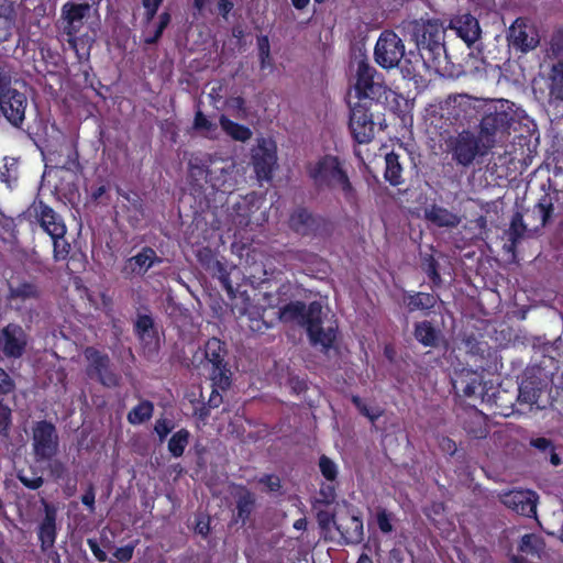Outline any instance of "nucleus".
<instances>
[{"label":"nucleus","instance_id":"nucleus-11","mask_svg":"<svg viewBox=\"0 0 563 563\" xmlns=\"http://www.w3.org/2000/svg\"><path fill=\"white\" fill-rule=\"evenodd\" d=\"M506 38L509 48L517 53L527 54L540 44L539 31L526 18H517L508 27Z\"/></svg>","mask_w":563,"mask_h":563},{"label":"nucleus","instance_id":"nucleus-51","mask_svg":"<svg viewBox=\"0 0 563 563\" xmlns=\"http://www.w3.org/2000/svg\"><path fill=\"white\" fill-rule=\"evenodd\" d=\"M3 161V167L0 169V179L5 184L11 185V183L18 180L19 159L5 156Z\"/></svg>","mask_w":563,"mask_h":563},{"label":"nucleus","instance_id":"nucleus-64","mask_svg":"<svg viewBox=\"0 0 563 563\" xmlns=\"http://www.w3.org/2000/svg\"><path fill=\"white\" fill-rule=\"evenodd\" d=\"M87 544H88L90 551L92 552V554L95 555V558L99 562L108 561L107 553L100 548V545L96 539H93V538L87 539Z\"/></svg>","mask_w":563,"mask_h":563},{"label":"nucleus","instance_id":"nucleus-24","mask_svg":"<svg viewBox=\"0 0 563 563\" xmlns=\"http://www.w3.org/2000/svg\"><path fill=\"white\" fill-rule=\"evenodd\" d=\"M396 67L399 68L405 79L417 81V78H422V71L431 68L438 69L441 64L432 63L427 58L426 52L410 49L408 53L405 52V56Z\"/></svg>","mask_w":563,"mask_h":563},{"label":"nucleus","instance_id":"nucleus-50","mask_svg":"<svg viewBox=\"0 0 563 563\" xmlns=\"http://www.w3.org/2000/svg\"><path fill=\"white\" fill-rule=\"evenodd\" d=\"M318 466L321 475L327 482L335 483L338 481L339 466L332 459L322 454L319 457Z\"/></svg>","mask_w":563,"mask_h":563},{"label":"nucleus","instance_id":"nucleus-3","mask_svg":"<svg viewBox=\"0 0 563 563\" xmlns=\"http://www.w3.org/2000/svg\"><path fill=\"white\" fill-rule=\"evenodd\" d=\"M278 318L282 322H297L307 331L312 346H320L328 353L336 341L338 329L322 327V306L319 301H311L308 306L303 301H290L279 308Z\"/></svg>","mask_w":563,"mask_h":563},{"label":"nucleus","instance_id":"nucleus-19","mask_svg":"<svg viewBox=\"0 0 563 563\" xmlns=\"http://www.w3.org/2000/svg\"><path fill=\"white\" fill-rule=\"evenodd\" d=\"M162 262L163 260L157 255L153 247L143 246L136 255L124 261L121 273L126 279H132L136 276L142 277L155 264H159Z\"/></svg>","mask_w":563,"mask_h":563},{"label":"nucleus","instance_id":"nucleus-2","mask_svg":"<svg viewBox=\"0 0 563 563\" xmlns=\"http://www.w3.org/2000/svg\"><path fill=\"white\" fill-rule=\"evenodd\" d=\"M239 169L233 157L192 156L188 163L189 184L197 195L206 194V185L212 191L231 194L238 185Z\"/></svg>","mask_w":563,"mask_h":563},{"label":"nucleus","instance_id":"nucleus-40","mask_svg":"<svg viewBox=\"0 0 563 563\" xmlns=\"http://www.w3.org/2000/svg\"><path fill=\"white\" fill-rule=\"evenodd\" d=\"M527 232V224L523 222V214L519 211L515 212L509 229L507 230L509 251H515L521 239Z\"/></svg>","mask_w":563,"mask_h":563},{"label":"nucleus","instance_id":"nucleus-23","mask_svg":"<svg viewBox=\"0 0 563 563\" xmlns=\"http://www.w3.org/2000/svg\"><path fill=\"white\" fill-rule=\"evenodd\" d=\"M44 509V517L37 527V539L40 541V548L42 552H47L54 548L57 538V508L42 499Z\"/></svg>","mask_w":563,"mask_h":563},{"label":"nucleus","instance_id":"nucleus-18","mask_svg":"<svg viewBox=\"0 0 563 563\" xmlns=\"http://www.w3.org/2000/svg\"><path fill=\"white\" fill-rule=\"evenodd\" d=\"M91 4L89 2L77 3L67 1L60 9L63 33L66 35L78 34L89 16Z\"/></svg>","mask_w":563,"mask_h":563},{"label":"nucleus","instance_id":"nucleus-20","mask_svg":"<svg viewBox=\"0 0 563 563\" xmlns=\"http://www.w3.org/2000/svg\"><path fill=\"white\" fill-rule=\"evenodd\" d=\"M30 212L33 214L35 222L49 238L57 236L60 231L67 229L63 217L43 200L35 201Z\"/></svg>","mask_w":563,"mask_h":563},{"label":"nucleus","instance_id":"nucleus-13","mask_svg":"<svg viewBox=\"0 0 563 563\" xmlns=\"http://www.w3.org/2000/svg\"><path fill=\"white\" fill-rule=\"evenodd\" d=\"M373 106L355 102L350 103L349 128L353 141H372L374 137L375 121Z\"/></svg>","mask_w":563,"mask_h":563},{"label":"nucleus","instance_id":"nucleus-43","mask_svg":"<svg viewBox=\"0 0 563 563\" xmlns=\"http://www.w3.org/2000/svg\"><path fill=\"white\" fill-rule=\"evenodd\" d=\"M421 269L431 282V289L435 290L442 286V277L439 272V262L432 254L421 257Z\"/></svg>","mask_w":563,"mask_h":563},{"label":"nucleus","instance_id":"nucleus-4","mask_svg":"<svg viewBox=\"0 0 563 563\" xmlns=\"http://www.w3.org/2000/svg\"><path fill=\"white\" fill-rule=\"evenodd\" d=\"M401 30L406 40L413 42L416 48L427 53L432 63L442 64L446 59L445 26L438 18L404 21Z\"/></svg>","mask_w":563,"mask_h":563},{"label":"nucleus","instance_id":"nucleus-7","mask_svg":"<svg viewBox=\"0 0 563 563\" xmlns=\"http://www.w3.org/2000/svg\"><path fill=\"white\" fill-rule=\"evenodd\" d=\"M84 356L88 363L86 374L90 379L97 380L107 388L120 386L121 375L113 368L111 358L107 353L93 346H87Z\"/></svg>","mask_w":563,"mask_h":563},{"label":"nucleus","instance_id":"nucleus-28","mask_svg":"<svg viewBox=\"0 0 563 563\" xmlns=\"http://www.w3.org/2000/svg\"><path fill=\"white\" fill-rule=\"evenodd\" d=\"M465 433L471 439H485L489 434L488 417L475 407L466 409L460 417Z\"/></svg>","mask_w":563,"mask_h":563},{"label":"nucleus","instance_id":"nucleus-56","mask_svg":"<svg viewBox=\"0 0 563 563\" xmlns=\"http://www.w3.org/2000/svg\"><path fill=\"white\" fill-rule=\"evenodd\" d=\"M136 544L137 541H134L123 547L117 548L113 552V556L121 563L130 562L133 558Z\"/></svg>","mask_w":563,"mask_h":563},{"label":"nucleus","instance_id":"nucleus-9","mask_svg":"<svg viewBox=\"0 0 563 563\" xmlns=\"http://www.w3.org/2000/svg\"><path fill=\"white\" fill-rule=\"evenodd\" d=\"M405 56V44L393 30H384L374 47V59L384 69H393Z\"/></svg>","mask_w":563,"mask_h":563},{"label":"nucleus","instance_id":"nucleus-21","mask_svg":"<svg viewBox=\"0 0 563 563\" xmlns=\"http://www.w3.org/2000/svg\"><path fill=\"white\" fill-rule=\"evenodd\" d=\"M500 501L520 516L533 518L537 515L538 495L533 490H510L501 495Z\"/></svg>","mask_w":563,"mask_h":563},{"label":"nucleus","instance_id":"nucleus-1","mask_svg":"<svg viewBox=\"0 0 563 563\" xmlns=\"http://www.w3.org/2000/svg\"><path fill=\"white\" fill-rule=\"evenodd\" d=\"M446 117L426 119L427 141H508L512 110L507 100H483L468 95L450 96Z\"/></svg>","mask_w":563,"mask_h":563},{"label":"nucleus","instance_id":"nucleus-47","mask_svg":"<svg viewBox=\"0 0 563 563\" xmlns=\"http://www.w3.org/2000/svg\"><path fill=\"white\" fill-rule=\"evenodd\" d=\"M9 295L12 299L25 301L27 299H37L40 297V290L34 283L23 282L16 286H10Z\"/></svg>","mask_w":563,"mask_h":563},{"label":"nucleus","instance_id":"nucleus-52","mask_svg":"<svg viewBox=\"0 0 563 563\" xmlns=\"http://www.w3.org/2000/svg\"><path fill=\"white\" fill-rule=\"evenodd\" d=\"M216 276L219 279L222 288L227 291L228 296L230 298H234L235 289L231 283L230 273L228 272L225 265L219 261L216 262Z\"/></svg>","mask_w":563,"mask_h":563},{"label":"nucleus","instance_id":"nucleus-61","mask_svg":"<svg viewBox=\"0 0 563 563\" xmlns=\"http://www.w3.org/2000/svg\"><path fill=\"white\" fill-rule=\"evenodd\" d=\"M194 129L197 131H212L216 130L217 126L202 113V111L198 110L194 119Z\"/></svg>","mask_w":563,"mask_h":563},{"label":"nucleus","instance_id":"nucleus-35","mask_svg":"<svg viewBox=\"0 0 563 563\" xmlns=\"http://www.w3.org/2000/svg\"><path fill=\"white\" fill-rule=\"evenodd\" d=\"M413 336L424 347H437L441 340V331L431 321L422 320L413 324Z\"/></svg>","mask_w":563,"mask_h":563},{"label":"nucleus","instance_id":"nucleus-6","mask_svg":"<svg viewBox=\"0 0 563 563\" xmlns=\"http://www.w3.org/2000/svg\"><path fill=\"white\" fill-rule=\"evenodd\" d=\"M288 227L296 234L311 239L328 238L333 230L328 218L313 213L305 207H298L291 211Z\"/></svg>","mask_w":563,"mask_h":563},{"label":"nucleus","instance_id":"nucleus-14","mask_svg":"<svg viewBox=\"0 0 563 563\" xmlns=\"http://www.w3.org/2000/svg\"><path fill=\"white\" fill-rule=\"evenodd\" d=\"M230 494L233 499L232 522L244 527L257 508L256 495L243 484H232Z\"/></svg>","mask_w":563,"mask_h":563},{"label":"nucleus","instance_id":"nucleus-39","mask_svg":"<svg viewBox=\"0 0 563 563\" xmlns=\"http://www.w3.org/2000/svg\"><path fill=\"white\" fill-rule=\"evenodd\" d=\"M68 44L75 51L77 58L82 60H88L90 57V51L95 43V38L88 34L84 35H67Z\"/></svg>","mask_w":563,"mask_h":563},{"label":"nucleus","instance_id":"nucleus-32","mask_svg":"<svg viewBox=\"0 0 563 563\" xmlns=\"http://www.w3.org/2000/svg\"><path fill=\"white\" fill-rule=\"evenodd\" d=\"M508 141H540L536 122L527 117L517 120L512 114L511 135Z\"/></svg>","mask_w":563,"mask_h":563},{"label":"nucleus","instance_id":"nucleus-31","mask_svg":"<svg viewBox=\"0 0 563 563\" xmlns=\"http://www.w3.org/2000/svg\"><path fill=\"white\" fill-rule=\"evenodd\" d=\"M424 219L438 228H456L461 223L459 214L450 211L449 209L432 203L424 208Z\"/></svg>","mask_w":563,"mask_h":563},{"label":"nucleus","instance_id":"nucleus-59","mask_svg":"<svg viewBox=\"0 0 563 563\" xmlns=\"http://www.w3.org/2000/svg\"><path fill=\"white\" fill-rule=\"evenodd\" d=\"M173 429H174L173 421L165 419V418L157 419L154 424V431L158 435L161 441H164L166 439V437L172 432Z\"/></svg>","mask_w":563,"mask_h":563},{"label":"nucleus","instance_id":"nucleus-63","mask_svg":"<svg viewBox=\"0 0 563 563\" xmlns=\"http://www.w3.org/2000/svg\"><path fill=\"white\" fill-rule=\"evenodd\" d=\"M14 388V383L9 374L0 367V395H7Z\"/></svg>","mask_w":563,"mask_h":563},{"label":"nucleus","instance_id":"nucleus-57","mask_svg":"<svg viewBox=\"0 0 563 563\" xmlns=\"http://www.w3.org/2000/svg\"><path fill=\"white\" fill-rule=\"evenodd\" d=\"M16 477L24 487L32 490L41 488L44 484L43 477L35 474L33 476H27L23 472H19Z\"/></svg>","mask_w":563,"mask_h":563},{"label":"nucleus","instance_id":"nucleus-22","mask_svg":"<svg viewBox=\"0 0 563 563\" xmlns=\"http://www.w3.org/2000/svg\"><path fill=\"white\" fill-rule=\"evenodd\" d=\"M260 209L258 196L256 192H250L240 196L232 205L228 213L231 224L235 229H245L250 225L252 216Z\"/></svg>","mask_w":563,"mask_h":563},{"label":"nucleus","instance_id":"nucleus-45","mask_svg":"<svg viewBox=\"0 0 563 563\" xmlns=\"http://www.w3.org/2000/svg\"><path fill=\"white\" fill-rule=\"evenodd\" d=\"M545 547L542 537L536 533H526L518 543V551L526 554L539 555Z\"/></svg>","mask_w":563,"mask_h":563},{"label":"nucleus","instance_id":"nucleus-42","mask_svg":"<svg viewBox=\"0 0 563 563\" xmlns=\"http://www.w3.org/2000/svg\"><path fill=\"white\" fill-rule=\"evenodd\" d=\"M221 129L233 139V141H249L252 137V131L246 125L236 123L222 114L220 117Z\"/></svg>","mask_w":563,"mask_h":563},{"label":"nucleus","instance_id":"nucleus-55","mask_svg":"<svg viewBox=\"0 0 563 563\" xmlns=\"http://www.w3.org/2000/svg\"><path fill=\"white\" fill-rule=\"evenodd\" d=\"M258 484L264 485L269 493H278L282 489V481L275 474H264L258 478Z\"/></svg>","mask_w":563,"mask_h":563},{"label":"nucleus","instance_id":"nucleus-53","mask_svg":"<svg viewBox=\"0 0 563 563\" xmlns=\"http://www.w3.org/2000/svg\"><path fill=\"white\" fill-rule=\"evenodd\" d=\"M336 499V486L334 483L328 482L327 484H322L319 489V497L317 503L323 505H331Z\"/></svg>","mask_w":563,"mask_h":563},{"label":"nucleus","instance_id":"nucleus-25","mask_svg":"<svg viewBox=\"0 0 563 563\" xmlns=\"http://www.w3.org/2000/svg\"><path fill=\"white\" fill-rule=\"evenodd\" d=\"M26 107V96L16 89L2 95L0 98V112L13 126L20 128L22 125Z\"/></svg>","mask_w":563,"mask_h":563},{"label":"nucleus","instance_id":"nucleus-38","mask_svg":"<svg viewBox=\"0 0 563 563\" xmlns=\"http://www.w3.org/2000/svg\"><path fill=\"white\" fill-rule=\"evenodd\" d=\"M377 70L371 66L365 58L357 62V69L355 75L354 91L355 93H364V88L376 82L375 76Z\"/></svg>","mask_w":563,"mask_h":563},{"label":"nucleus","instance_id":"nucleus-44","mask_svg":"<svg viewBox=\"0 0 563 563\" xmlns=\"http://www.w3.org/2000/svg\"><path fill=\"white\" fill-rule=\"evenodd\" d=\"M67 229L60 231L57 236H52L53 243V260L55 262H64L67 260H73L74 256H70L71 245L69 241L66 239Z\"/></svg>","mask_w":563,"mask_h":563},{"label":"nucleus","instance_id":"nucleus-49","mask_svg":"<svg viewBox=\"0 0 563 563\" xmlns=\"http://www.w3.org/2000/svg\"><path fill=\"white\" fill-rule=\"evenodd\" d=\"M401 166L397 161V157L393 154H388L386 156V170H385V179L391 186H398L401 184Z\"/></svg>","mask_w":563,"mask_h":563},{"label":"nucleus","instance_id":"nucleus-29","mask_svg":"<svg viewBox=\"0 0 563 563\" xmlns=\"http://www.w3.org/2000/svg\"><path fill=\"white\" fill-rule=\"evenodd\" d=\"M440 301V296L434 292L404 290L401 302L409 313L420 311L423 316H430Z\"/></svg>","mask_w":563,"mask_h":563},{"label":"nucleus","instance_id":"nucleus-17","mask_svg":"<svg viewBox=\"0 0 563 563\" xmlns=\"http://www.w3.org/2000/svg\"><path fill=\"white\" fill-rule=\"evenodd\" d=\"M277 143H257L252 150V161L254 172L260 181H269L273 177L274 168L277 165Z\"/></svg>","mask_w":563,"mask_h":563},{"label":"nucleus","instance_id":"nucleus-34","mask_svg":"<svg viewBox=\"0 0 563 563\" xmlns=\"http://www.w3.org/2000/svg\"><path fill=\"white\" fill-rule=\"evenodd\" d=\"M345 544H358L364 539V526L360 516H351L345 523L336 526Z\"/></svg>","mask_w":563,"mask_h":563},{"label":"nucleus","instance_id":"nucleus-62","mask_svg":"<svg viewBox=\"0 0 563 563\" xmlns=\"http://www.w3.org/2000/svg\"><path fill=\"white\" fill-rule=\"evenodd\" d=\"M81 503L88 508L90 512H95L96 509V493L93 484H89L87 489L81 496Z\"/></svg>","mask_w":563,"mask_h":563},{"label":"nucleus","instance_id":"nucleus-48","mask_svg":"<svg viewBox=\"0 0 563 563\" xmlns=\"http://www.w3.org/2000/svg\"><path fill=\"white\" fill-rule=\"evenodd\" d=\"M396 516L384 507H377L375 511V522L383 534H390L394 531Z\"/></svg>","mask_w":563,"mask_h":563},{"label":"nucleus","instance_id":"nucleus-58","mask_svg":"<svg viewBox=\"0 0 563 563\" xmlns=\"http://www.w3.org/2000/svg\"><path fill=\"white\" fill-rule=\"evenodd\" d=\"M47 462H48V472L54 479L58 481L66 476L67 467L64 462H62L60 460H56L54 457Z\"/></svg>","mask_w":563,"mask_h":563},{"label":"nucleus","instance_id":"nucleus-27","mask_svg":"<svg viewBox=\"0 0 563 563\" xmlns=\"http://www.w3.org/2000/svg\"><path fill=\"white\" fill-rule=\"evenodd\" d=\"M449 29L454 31L468 47H471L482 34L478 20L471 13L454 15L449 23Z\"/></svg>","mask_w":563,"mask_h":563},{"label":"nucleus","instance_id":"nucleus-26","mask_svg":"<svg viewBox=\"0 0 563 563\" xmlns=\"http://www.w3.org/2000/svg\"><path fill=\"white\" fill-rule=\"evenodd\" d=\"M547 112L554 119L563 118V65H554L551 70Z\"/></svg>","mask_w":563,"mask_h":563},{"label":"nucleus","instance_id":"nucleus-15","mask_svg":"<svg viewBox=\"0 0 563 563\" xmlns=\"http://www.w3.org/2000/svg\"><path fill=\"white\" fill-rule=\"evenodd\" d=\"M29 336L18 323H8L1 330L0 352L8 358H20L26 351Z\"/></svg>","mask_w":563,"mask_h":563},{"label":"nucleus","instance_id":"nucleus-46","mask_svg":"<svg viewBox=\"0 0 563 563\" xmlns=\"http://www.w3.org/2000/svg\"><path fill=\"white\" fill-rule=\"evenodd\" d=\"M189 439L190 432L185 428L173 433L167 444L170 455L176 459L183 456L186 446L189 444Z\"/></svg>","mask_w":563,"mask_h":563},{"label":"nucleus","instance_id":"nucleus-5","mask_svg":"<svg viewBox=\"0 0 563 563\" xmlns=\"http://www.w3.org/2000/svg\"><path fill=\"white\" fill-rule=\"evenodd\" d=\"M309 174L314 183L320 186H339L344 195L345 200L351 205L356 203L357 198L355 189L353 188L347 174L341 167L336 156H323L317 162L314 167L310 169Z\"/></svg>","mask_w":563,"mask_h":563},{"label":"nucleus","instance_id":"nucleus-10","mask_svg":"<svg viewBox=\"0 0 563 563\" xmlns=\"http://www.w3.org/2000/svg\"><path fill=\"white\" fill-rule=\"evenodd\" d=\"M46 163L69 172L80 169L77 143H34Z\"/></svg>","mask_w":563,"mask_h":563},{"label":"nucleus","instance_id":"nucleus-30","mask_svg":"<svg viewBox=\"0 0 563 563\" xmlns=\"http://www.w3.org/2000/svg\"><path fill=\"white\" fill-rule=\"evenodd\" d=\"M453 158L463 166H468L477 156H484L489 150L496 147L497 143H451Z\"/></svg>","mask_w":563,"mask_h":563},{"label":"nucleus","instance_id":"nucleus-33","mask_svg":"<svg viewBox=\"0 0 563 563\" xmlns=\"http://www.w3.org/2000/svg\"><path fill=\"white\" fill-rule=\"evenodd\" d=\"M456 393H462L465 397H477L483 391L482 376L475 372H463L453 384Z\"/></svg>","mask_w":563,"mask_h":563},{"label":"nucleus","instance_id":"nucleus-16","mask_svg":"<svg viewBox=\"0 0 563 563\" xmlns=\"http://www.w3.org/2000/svg\"><path fill=\"white\" fill-rule=\"evenodd\" d=\"M133 332L140 341L146 356L156 355L159 351V335L151 314L140 313L133 324Z\"/></svg>","mask_w":563,"mask_h":563},{"label":"nucleus","instance_id":"nucleus-12","mask_svg":"<svg viewBox=\"0 0 563 563\" xmlns=\"http://www.w3.org/2000/svg\"><path fill=\"white\" fill-rule=\"evenodd\" d=\"M227 354L225 343L218 338H210L205 345V357L212 364L211 379L213 386L225 390L231 385L230 371L224 361Z\"/></svg>","mask_w":563,"mask_h":563},{"label":"nucleus","instance_id":"nucleus-8","mask_svg":"<svg viewBox=\"0 0 563 563\" xmlns=\"http://www.w3.org/2000/svg\"><path fill=\"white\" fill-rule=\"evenodd\" d=\"M32 448L37 462L51 461L55 457L59 450V438L53 422L40 420L34 423Z\"/></svg>","mask_w":563,"mask_h":563},{"label":"nucleus","instance_id":"nucleus-36","mask_svg":"<svg viewBox=\"0 0 563 563\" xmlns=\"http://www.w3.org/2000/svg\"><path fill=\"white\" fill-rule=\"evenodd\" d=\"M387 86L380 81H376L373 85L364 88V93H355V97L357 98L356 102L375 107H383L384 101L387 100Z\"/></svg>","mask_w":563,"mask_h":563},{"label":"nucleus","instance_id":"nucleus-60","mask_svg":"<svg viewBox=\"0 0 563 563\" xmlns=\"http://www.w3.org/2000/svg\"><path fill=\"white\" fill-rule=\"evenodd\" d=\"M162 3L163 0H142V5L145 10L144 20L146 23H150L154 19Z\"/></svg>","mask_w":563,"mask_h":563},{"label":"nucleus","instance_id":"nucleus-41","mask_svg":"<svg viewBox=\"0 0 563 563\" xmlns=\"http://www.w3.org/2000/svg\"><path fill=\"white\" fill-rule=\"evenodd\" d=\"M153 413L154 404L151 400L143 399L128 412L126 420L133 426H139L148 421Z\"/></svg>","mask_w":563,"mask_h":563},{"label":"nucleus","instance_id":"nucleus-54","mask_svg":"<svg viewBox=\"0 0 563 563\" xmlns=\"http://www.w3.org/2000/svg\"><path fill=\"white\" fill-rule=\"evenodd\" d=\"M12 84V70L7 64H0V98L2 95L9 93L14 90L11 87Z\"/></svg>","mask_w":563,"mask_h":563},{"label":"nucleus","instance_id":"nucleus-37","mask_svg":"<svg viewBox=\"0 0 563 563\" xmlns=\"http://www.w3.org/2000/svg\"><path fill=\"white\" fill-rule=\"evenodd\" d=\"M554 206L550 195H543L539 201L533 206L531 216L537 221L534 228H544L553 218Z\"/></svg>","mask_w":563,"mask_h":563}]
</instances>
